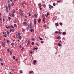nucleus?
<instances>
[{
	"instance_id": "1",
	"label": "nucleus",
	"mask_w": 74,
	"mask_h": 74,
	"mask_svg": "<svg viewBox=\"0 0 74 74\" xmlns=\"http://www.w3.org/2000/svg\"><path fill=\"white\" fill-rule=\"evenodd\" d=\"M5 43L4 42H3L2 43V45L3 47H5Z\"/></svg>"
},
{
	"instance_id": "2",
	"label": "nucleus",
	"mask_w": 74,
	"mask_h": 74,
	"mask_svg": "<svg viewBox=\"0 0 74 74\" xmlns=\"http://www.w3.org/2000/svg\"><path fill=\"white\" fill-rule=\"evenodd\" d=\"M32 23L31 22L29 24V27L30 29H32Z\"/></svg>"
},
{
	"instance_id": "3",
	"label": "nucleus",
	"mask_w": 74,
	"mask_h": 74,
	"mask_svg": "<svg viewBox=\"0 0 74 74\" xmlns=\"http://www.w3.org/2000/svg\"><path fill=\"white\" fill-rule=\"evenodd\" d=\"M19 14L20 15H21V16H23V14H24V13H23V12H21L19 13Z\"/></svg>"
},
{
	"instance_id": "4",
	"label": "nucleus",
	"mask_w": 74,
	"mask_h": 74,
	"mask_svg": "<svg viewBox=\"0 0 74 74\" xmlns=\"http://www.w3.org/2000/svg\"><path fill=\"white\" fill-rule=\"evenodd\" d=\"M30 40H28V42L27 45V46H29V45H30Z\"/></svg>"
},
{
	"instance_id": "5",
	"label": "nucleus",
	"mask_w": 74,
	"mask_h": 74,
	"mask_svg": "<svg viewBox=\"0 0 74 74\" xmlns=\"http://www.w3.org/2000/svg\"><path fill=\"white\" fill-rule=\"evenodd\" d=\"M49 8L50 9H52V8H53V6L51 5H49Z\"/></svg>"
},
{
	"instance_id": "6",
	"label": "nucleus",
	"mask_w": 74,
	"mask_h": 74,
	"mask_svg": "<svg viewBox=\"0 0 74 74\" xmlns=\"http://www.w3.org/2000/svg\"><path fill=\"white\" fill-rule=\"evenodd\" d=\"M8 6L9 7V10H10L11 9V4H8Z\"/></svg>"
},
{
	"instance_id": "7",
	"label": "nucleus",
	"mask_w": 74,
	"mask_h": 74,
	"mask_svg": "<svg viewBox=\"0 0 74 74\" xmlns=\"http://www.w3.org/2000/svg\"><path fill=\"white\" fill-rule=\"evenodd\" d=\"M47 15H45V16L46 17H48V15H49V12H47Z\"/></svg>"
},
{
	"instance_id": "8",
	"label": "nucleus",
	"mask_w": 74,
	"mask_h": 74,
	"mask_svg": "<svg viewBox=\"0 0 74 74\" xmlns=\"http://www.w3.org/2000/svg\"><path fill=\"white\" fill-rule=\"evenodd\" d=\"M33 73V71H29V74H31V73Z\"/></svg>"
},
{
	"instance_id": "9",
	"label": "nucleus",
	"mask_w": 74,
	"mask_h": 74,
	"mask_svg": "<svg viewBox=\"0 0 74 74\" xmlns=\"http://www.w3.org/2000/svg\"><path fill=\"white\" fill-rule=\"evenodd\" d=\"M62 34L64 36L66 35V32H64L62 33Z\"/></svg>"
},
{
	"instance_id": "10",
	"label": "nucleus",
	"mask_w": 74,
	"mask_h": 74,
	"mask_svg": "<svg viewBox=\"0 0 74 74\" xmlns=\"http://www.w3.org/2000/svg\"><path fill=\"white\" fill-rule=\"evenodd\" d=\"M58 34H62V32H60V30H59L58 32Z\"/></svg>"
},
{
	"instance_id": "11",
	"label": "nucleus",
	"mask_w": 74,
	"mask_h": 74,
	"mask_svg": "<svg viewBox=\"0 0 74 74\" xmlns=\"http://www.w3.org/2000/svg\"><path fill=\"white\" fill-rule=\"evenodd\" d=\"M36 60H34L33 61V63H34V64H36Z\"/></svg>"
},
{
	"instance_id": "12",
	"label": "nucleus",
	"mask_w": 74,
	"mask_h": 74,
	"mask_svg": "<svg viewBox=\"0 0 74 74\" xmlns=\"http://www.w3.org/2000/svg\"><path fill=\"white\" fill-rule=\"evenodd\" d=\"M21 5H22V7H23V8H25V5L23 4V3H21Z\"/></svg>"
},
{
	"instance_id": "13",
	"label": "nucleus",
	"mask_w": 74,
	"mask_h": 74,
	"mask_svg": "<svg viewBox=\"0 0 74 74\" xmlns=\"http://www.w3.org/2000/svg\"><path fill=\"white\" fill-rule=\"evenodd\" d=\"M41 19L40 18H39L38 20V23H40L41 22Z\"/></svg>"
},
{
	"instance_id": "14",
	"label": "nucleus",
	"mask_w": 74,
	"mask_h": 74,
	"mask_svg": "<svg viewBox=\"0 0 74 74\" xmlns=\"http://www.w3.org/2000/svg\"><path fill=\"white\" fill-rule=\"evenodd\" d=\"M30 31L31 32H34V29H31Z\"/></svg>"
},
{
	"instance_id": "15",
	"label": "nucleus",
	"mask_w": 74,
	"mask_h": 74,
	"mask_svg": "<svg viewBox=\"0 0 74 74\" xmlns=\"http://www.w3.org/2000/svg\"><path fill=\"white\" fill-rule=\"evenodd\" d=\"M34 23H36V22H37V21H36V19H34Z\"/></svg>"
},
{
	"instance_id": "16",
	"label": "nucleus",
	"mask_w": 74,
	"mask_h": 74,
	"mask_svg": "<svg viewBox=\"0 0 74 74\" xmlns=\"http://www.w3.org/2000/svg\"><path fill=\"white\" fill-rule=\"evenodd\" d=\"M12 15L13 17H15V15H14V13H12Z\"/></svg>"
},
{
	"instance_id": "17",
	"label": "nucleus",
	"mask_w": 74,
	"mask_h": 74,
	"mask_svg": "<svg viewBox=\"0 0 74 74\" xmlns=\"http://www.w3.org/2000/svg\"><path fill=\"white\" fill-rule=\"evenodd\" d=\"M43 7H44V8L45 7H46V5L45 4H44L43 5H42Z\"/></svg>"
},
{
	"instance_id": "18",
	"label": "nucleus",
	"mask_w": 74,
	"mask_h": 74,
	"mask_svg": "<svg viewBox=\"0 0 74 74\" xmlns=\"http://www.w3.org/2000/svg\"><path fill=\"white\" fill-rule=\"evenodd\" d=\"M31 40H33V41H35V39L33 38H32L31 39Z\"/></svg>"
},
{
	"instance_id": "19",
	"label": "nucleus",
	"mask_w": 74,
	"mask_h": 74,
	"mask_svg": "<svg viewBox=\"0 0 74 74\" xmlns=\"http://www.w3.org/2000/svg\"><path fill=\"white\" fill-rule=\"evenodd\" d=\"M19 40H21V39H22V37H21V36H19Z\"/></svg>"
},
{
	"instance_id": "20",
	"label": "nucleus",
	"mask_w": 74,
	"mask_h": 74,
	"mask_svg": "<svg viewBox=\"0 0 74 74\" xmlns=\"http://www.w3.org/2000/svg\"><path fill=\"white\" fill-rule=\"evenodd\" d=\"M39 8H41V6H42V5H41V4L40 3L39 4Z\"/></svg>"
},
{
	"instance_id": "21",
	"label": "nucleus",
	"mask_w": 74,
	"mask_h": 74,
	"mask_svg": "<svg viewBox=\"0 0 74 74\" xmlns=\"http://www.w3.org/2000/svg\"><path fill=\"white\" fill-rule=\"evenodd\" d=\"M23 24H25V25H27V23H26V22H24L23 23Z\"/></svg>"
},
{
	"instance_id": "22",
	"label": "nucleus",
	"mask_w": 74,
	"mask_h": 74,
	"mask_svg": "<svg viewBox=\"0 0 74 74\" xmlns=\"http://www.w3.org/2000/svg\"><path fill=\"white\" fill-rule=\"evenodd\" d=\"M12 12L14 14H15V10H13Z\"/></svg>"
},
{
	"instance_id": "23",
	"label": "nucleus",
	"mask_w": 74,
	"mask_h": 74,
	"mask_svg": "<svg viewBox=\"0 0 74 74\" xmlns=\"http://www.w3.org/2000/svg\"><path fill=\"white\" fill-rule=\"evenodd\" d=\"M14 26L15 27H17V25H16V24H14Z\"/></svg>"
},
{
	"instance_id": "24",
	"label": "nucleus",
	"mask_w": 74,
	"mask_h": 74,
	"mask_svg": "<svg viewBox=\"0 0 74 74\" xmlns=\"http://www.w3.org/2000/svg\"><path fill=\"white\" fill-rule=\"evenodd\" d=\"M34 49H35L36 50H37L38 49V48H34Z\"/></svg>"
},
{
	"instance_id": "25",
	"label": "nucleus",
	"mask_w": 74,
	"mask_h": 74,
	"mask_svg": "<svg viewBox=\"0 0 74 74\" xmlns=\"http://www.w3.org/2000/svg\"><path fill=\"white\" fill-rule=\"evenodd\" d=\"M22 73H23V72H22V70L20 71V74H22Z\"/></svg>"
},
{
	"instance_id": "26",
	"label": "nucleus",
	"mask_w": 74,
	"mask_h": 74,
	"mask_svg": "<svg viewBox=\"0 0 74 74\" xmlns=\"http://www.w3.org/2000/svg\"><path fill=\"white\" fill-rule=\"evenodd\" d=\"M13 59L14 60H15V56H13Z\"/></svg>"
},
{
	"instance_id": "27",
	"label": "nucleus",
	"mask_w": 74,
	"mask_h": 74,
	"mask_svg": "<svg viewBox=\"0 0 74 74\" xmlns=\"http://www.w3.org/2000/svg\"><path fill=\"white\" fill-rule=\"evenodd\" d=\"M3 37H7V34L3 35Z\"/></svg>"
},
{
	"instance_id": "28",
	"label": "nucleus",
	"mask_w": 74,
	"mask_h": 74,
	"mask_svg": "<svg viewBox=\"0 0 74 74\" xmlns=\"http://www.w3.org/2000/svg\"><path fill=\"white\" fill-rule=\"evenodd\" d=\"M58 45L59 46V47H61L62 46V45L60 43H59Z\"/></svg>"
},
{
	"instance_id": "29",
	"label": "nucleus",
	"mask_w": 74,
	"mask_h": 74,
	"mask_svg": "<svg viewBox=\"0 0 74 74\" xmlns=\"http://www.w3.org/2000/svg\"><path fill=\"white\" fill-rule=\"evenodd\" d=\"M56 26H58L59 25V23H56Z\"/></svg>"
},
{
	"instance_id": "30",
	"label": "nucleus",
	"mask_w": 74,
	"mask_h": 74,
	"mask_svg": "<svg viewBox=\"0 0 74 74\" xmlns=\"http://www.w3.org/2000/svg\"><path fill=\"white\" fill-rule=\"evenodd\" d=\"M34 16L35 18H36V17L37 16V14H35Z\"/></svg>"
},
{
	"instance_id": "31",
	"label": "nucleus",
	"mask_w": 74,
	"mask_h": 74,
	"mask_svg": "<svg viewBox=\"0 0 74 74\" xmlns=\"http://www.w3.org/2000/svg\"><path fill=\"white\" fill-rule=\"evenodd\" d=\"M14 2H12L11 3L12 6H13V5H14Z\"/></svg>"
},
{
	"instance_id": "32",
	"label": "nucleus",
	"mask_w": 74,
	"mask_h": 74,
	"mask_svg": "<svg viewBox=\"0 0 74 74\" xmlns=\"http://www.w3.org/2000/svg\"><path fill=\"white\" fill-rule=\"evenodd\" d=\"M6 33L8 34H10V33H9V32L8 31H7Z\"/></svg>"
},
{
	"instance_id": "33",
	"label": "nucleus",
	"mask_w": 74,
	"mask_h": 74,
	"mask_svg": "<svg viewBox=\"0 0 74 74\" xmlns=\"http://www.w3.org/2000/svg\"><path fill=\"white\" fill-rule=\"evenodd\" d=\"M39 38L40 39V40H43V39H42V38H41L40 37H39Z\"/></svg>"
},
{
	"instance_id": "34",
	"label": "nucleus",
	"mask_w": 74,
	"mask_h": 74,
	"mask_svg": "<svg viewBox=\"0 0 74 74\" xmlns=\"http://www.w3.org/2000/svg\"><path fill=\"white\" fill-rule=\"evenodd\" d=\"M15 31V29H13L12 30V31L13 32H14Z\"/></svg>"
},
{
	"instance_id": "35",
	"label": "nucleus",
	"mask_w": 74,
	"mask_h": 74,
	"mask_svg": "<svg viewBox=\"0 0 74 74\" xmlns=\"http://www.w3.org/2000/svg\"><path fill=\"white\" fill-rule=\"evenodd\" d=\"M7 51L9 53H10V49H8Z\"/></svg>"
},
{
	"instance_id": "36",
	"label": "nucleus",
	"mask_w": 74,
	"mask_h": 74,
	"mask_svg": "<svg viewBox=\"0 0 74 74\" xmlns=\"http://www.w3.org/2000/svg\"><path fill=\"white\" fill-rule=\"evenodd\" d=\"M12 54V51H10V55H11Z\"/></svg>"
},
{
	"instance_id": "37",
	"label": "nucleus",
	"mask_w": 74,
	"mask_h": 74,
	"mask_svg": "<svg viewBox=\"0 0 74 74\" xmlns=\"http://www.w3.org/2000/svg\"><path fill=\"white\" fill-rule=\"evenodd\" d=\"M5 7H6V10H8V7L6 6H5Z\"/></svg>"
},
{
	"instance_id": "38",
	"label": "nucleus",
	"mask_w": 74,
	"mask_h": 74,
	"mask_svg": "<svg viewBox=\"0 0 74 74\" xmlns=\"http://www.w3.org/2000/svg\"><path fill=\"white\" fill-rule=\"evenodd\" d=\"M18 34L19 36H20V32H18L17 34H16V36H18Z\"/></svg>"
},
{
	"instance_id": "39",
	"label": "nucleus",
	"mask_w": 74,
	"mask_h": 74,
	"mask_svg": "<svg viewBox=\"0 0 74 74\" xmlns=\"http://www.w3.org/2000/svg\"><path fill=\"white\" fill-rule=\"evenodd\" d=\"M3 34H6V32H3Z\"/></svg>"
},
{
	"instance_id": "40",
	"label": "nucleus",
	"mask_w": 74,
	"mask_h": 74,
	"mask_svg": "<svg viewBox=\"0 0 74 74\" xmlns=\"http://www.w3.org/2000/svg\"><path fill=\"white\" fill-rule=\"evenodd\" d=\"M60 25H63V23H60Z\"/></svg>"
},
{
	"instance_id": "41",
	"label": "nucleus",
	"mask_w": 74,
	"mask_h": 74,
	"mask_svg": "<svg viewBox=\"0 0 74 74\" xmlns=\"http://www.w3.org/2000/svg\"><path fill=\"white\" fill-rule=\"evenodd\" d=\"M27 40H26L24 42V43H26V42H27Z\"/></svg>"
},
{
	"instance_id": "42",
	"label": "nucleus",
	"mask_w": 74,
	"mask_h": 74,
	"mask_svg": "<svg viewBox=\"0 0 74 74\" xmlns=\"http://www.w3.org/2000/svg\"><path fill=\"white\" fill-rule=\"evenodd\" d=\"M8 19H9V20H10L11 19V18L10 17H8Z\"/></svg>"
},
{
	"instance_id": "43",
	"label": "nucleus",
	"mask_w": 74,
	"mask_h": 74,
	"mask_svg": "<svg viewBox=\"0 0 74 74\" xmlns=\"http://www.w3.org/2000/svg\"><path fill=\"white\" fill-rule=\"evenodd\" d=\"M10 27H12V28H14V26H13L12 25H11L10 26Z\"/></svg>"
},
{
	"instance_id": "44",
	"label": "nucleus",
	"mask_w": 74,
	"mask_h": 74,
	"mask_svg": "<svg viewBox=\"0 0 74 74\" xmlns=\"http://www.w3.org/2000/svg\"><path fill=\"white\" fill-rule=\"evenodd\" d=\"M25 29H22V32H25Z\"/></svg>"
},
{
	"instance_id": "45",
	"label": "nucleus",
	"mask_w": 74,
	"mask_h": 74,
	"mask_svg": "<svg viewBox=\"0 0 74 74\" xmlns=\"http://www.w3.org/2000/svg\"><path fill=\"white\" fill-rule=\"evenodd\" d=\"M53 6H56V4L54 3L53 4Z\"/></svg>"
},
{
	"instance_id": "46",
	"label": "nucleus",
	"mask_w": 74,
	"mask_h": 74,
	"mask_svg": "<svg viewBox=\"0 0 74 74\" xmlns=\"http://www.w3.org/2000/svg\"><path fill=\"white\" fill-rule=\"evenodd\" d=\"M9 42V40H7V44H8V42Z\"/></svg>"
},
{
	"instance_id": "47",
	"label": "nucleus",
	"mask_w": 74,
	"mask_h": 74,
	"mask_svg": "<svg viewBox=\"0 0 74 74\" xmlns=\"http://www.w3.org/2000/svg\"><path fill=\"white\" fill-rule=\"evenodd\" d=\"M61 1V0L58 1H57V3H60Z\"/></svg>"
},
{
	"instance_id": "48",
	"label": "nucleus",
	"mask_w": 74,
	"mask_h": 74,
	"mask_svg": "<svg viewBox=\"0 0 74 74\" xmlns=\"http://www.w3.org/2000/svg\"><path fill=\"white\" fill-rule=\"evenodd\" d=\"M23 49H24V48H23V47L22 49H21V51H23Z\"/></svg>"
},
{
	"instance_id": "49",
	"label": "nucleus",
	"mask_w": 74,
	"mask_h": 74,
	"mask_svg": "<svg viewBox=\"0 0 74 74\" xmlns=\"http://www.w3.org/2000/svg\"><path fill=\"white\" fill-rule=\"evenodd\" d=\"M11 45L12 46H14V43H12L11 44Z\"/></svg>"
},
{
	"instance_id": "50",
	"label": "nucleus",
	"mask_w": 74,
	"mask_h": 74,
	"mask_svg": "<svg viewBox=\"0 0 74 74\" xmlns=\"http://www.w3.org/2000/svg\"><path fill=\"white\" fill-rule=\"evenodd\" d=\"M9 16L10 17H11L12 16H11V14H9Z\"/></svg>"
},
{
	"instance_id": "51",
	"label": "nucleus",
	"mask_w": 74,
	"mask_h": 74,
	"mask_svg": "<svg viewBox=\"0 0 74 74\" xmlns=\"http://www.w3.org/2000/svg\"><path fill=\"white\" fill-rule=\"evenodd\" d=\"M3 60H2V59L1 58H0V61H2Z\"/></svg>"
},
{
	"instance_id": "52",
	"label": "nucleus",
	"mask_w": 74,
	"mask_h": 74,
	"mask_svg": "<svg viewBox=\"0 0 74 74\" xmlns=\"http://www.w3.org/2000/svg\"><path fill=\"white\" fill-rule=\"evenodd\" d=\"M5 21V20L4 18H3V21L4 22Z\"/></svg>"
},
{
	"instance_id": "53",
	"label": "nucleus",
	"mask_w": 74,
	"mask_h": 74,
	"mask_svg": "<svg viewBox=\"0 0 74 74\" xmlns=\"http://www.w3.org/2000/svg\"><path fill=\"white\" fill-rule=\"evenodd\" d=\"M34 25H35V27H36V23H34Z\"/></svg>"
},
{
	"instance_id": "54",
	"label": "nucleus",
	"mask_w": 74,
	"mask_h": 74,
	"mask_svg": "<svg viewBox=\"0 0 74 74\" xmlns=\"http://www.w3.org/2000/svg\"><path fill=\"white\" fill-rule=\"evenodd\" d=\"M43 27H46V25H44V26H43Z\"/></svg>"
},
{
	"instance_id": "55",
	"label": "nucleus",
	"mask_w": 74,
	"mask_h": 74,
	"mask_svg": "<svg viewBox=\"0 0 74 74\" xmlns=\"http://www.w3.org/2000/svg\"><path fill=\"white\" fill-rule=\"evenodd\" d=\"M29 16H31V14H30V13H29Z\"/></svg>"
},
{
	"instance_id": "56",
	"label": "nucleus",
	"mask_w": 74,
	"mask_h": 74,
	"mask_svg": "<svg viewBox=\"0 0 74 74\" xmlns=\"http://www.w3.org/2000/svg\"><path fill=\"white\" fill-rule=\"evenodd\" d=\"M44 16H45L44 15H43L42 16V18H43V17L44 18L45 17Z\"/></svg>"
},
{
	"instance_id": "57",
	"label": "nucleus",
	"mask_w": 74,
	"mask_h": 74,
	"mask_svg": "<svg viewBox=\"0 0 74 74\" xmlns=\"http://www.w3.org/2000/svg\"><path fill=\"white\" fill-rule=\"evenodd\" d=\"M58 33V31H56L55 32V33Z\"/></svg>"
},
{
	"instance_id": "58",
	"label": "nucleus",
	"mask_w": 74,
	"mask_h": 74,
	"mask_svg": "<svg viewBox=\"0 0 74 74\" xmlns=\"http://www.w3.org/2000/svg\"><path fill=\"white\" fill-rule=\"evenodd\" d=\"M10 32H12V29L11 28L10 29Z\"/></svg>"
},
{
	"instance_id": "59",
	"label": "nucleus",
	"mask_w": 74,
	"mask_h": 74,
	"mask_svg": "<svg viewBox=\"0 0 74 74\" xmlns=\"http://www.w3.org/2000/svg\"><path fill=\"white\" fill-rule=\"evenodd\" d=\"M28 17V16H25V18H27Z\"/></svg>"
},
{
	"instance_id": "60",
	"label": "nucleus",
	"mask_w": 74,
	"mask_h": 74,
	"mask_svg": "<svg viewBox=\"0 0 74 74\" xmlns=\"http://www.w3.org/2000/svg\"><path fill=\"white\" fill-rule=\"evenodd\" d=\"M41 44H43V43H44V41H41Z\"/></svg>"
},
{
	"instance_id": "61",
	"label": "nucleus",
	"mask_w": 74,
	"mask_h": 74,
	"mask_svg": "<svg viewBox=\"0 0 74 74\" xmlns=\"http://www.w3.org/2000/svg\"><path fill=\"white\" fill-rule=\"evenodd\" d=\"M32 45H33L34 44V42H32L31 43Z\"/></svg>"
},
{
	"instance_id": "62",
	"label": "nucleus",
	"mask_w": 74,
	"mask_h": 74,
	"mask_svg": "<svg viewBox=\"0 0 74 74\" xmlns=\"http://www.w3.org/2000/svg\"><path fill=\"white\" fill-rule=\"evenodd\" d=\"M60 36H59V37H58L57 38V39H59V38H60Z\"/></svg>"
},
{
	"instance_id": "63",
	"label": "nucleus",
	"mask_w": 74,
	"mask_h": 74,
	"mask_svg": "<svg viewBox=\"0 0 74 74\" xmlns=\"http://www.w3.org/2000/svg\"><path fill=\"white\" fill-rule=\"evenodd\" d=\"M1 64L2 66H3V65H4V64H3V63H1Z\"/></svg>"
},
{
	"instance_id": "64",
	"label": "nucleus",
	"mask_w": 74,
	"mask_h": 74,
	"mask_svg": "<svg viewBox=\"0 0 74 74\" xmlns=\"http://www.w3.org/2000/svg\"><path fill=\"white\" fill-rule=\"evenodd\" d=\"M19 48H22V46H21V45H20L19 46Z\"/></svg>"
}]
</instances>
